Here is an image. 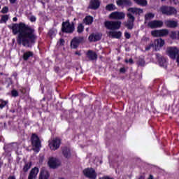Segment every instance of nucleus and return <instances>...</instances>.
<instances>
[{
	"label": "nucleus",
	"mask_w": 179,
	"mask_h": 179,
	"mask_svg": "<svg viewBox=\"0 0 179 179\" xmlns=\"http://www.w3.org/2000/svg\"><path fill=\"white\" fill-rule=\"evenodd\" d=\"M8 27L12 30L14 36L18 34L17 43L19 45H23L27 48H33V45L37 41V34L34 28L26 24L24 22L13 24L12 25H8Z\"/></svg>",
	"instance_id": "nucleus-1"
},
{
	"label": "nucleus",
	"mask_w": 179,
	"mask_h": 179,
	"mask_svg": "<svg viewBox=\"0 0 179 179\" xmlns=\"http://www.w3.org/2000/svg\"><path fill=\"white\" fill-rule=\"evenodd\" d=\"M75 31V22H70L69 20L63 22L62 24V33L72 34Z\"/></svg>",
	"instance_id": "nucleus-2"
},
{
	"label": "nucleus",
	"mask_w": 179,
	"mask_h": 179,
	"mask_svg": "<svg viewBox=\"0 0 179 179\" xmlns=\"http://www.w3.org/2000/svg\"><path fill=\"white\" fill-rule=\"evenodd\" d=\"M160 10L162 15H166V16H173V15H177V9L173 6H162L160 7Z\"/></svg>",
	"instance_id": "nucleus-3"
},
{
	"label": "nucleus",
	"mask_w": 179,
	"mask_h": 179,
	"mask_svg": "<svg viewBox=\"0 0 179 179\" xmlns=\"http://www.w3.org/2000/svg\"><path fill=\"white\" fill-rule=\"evenodd\" d=\"M104 26L108 30H118L121 27L120 21H105Z\"/></svg>",
	"instance_id": "nucleus-4"
},
{
	"label": "nucleus",
	"mask_w": 179,
	"mask_h": 179,
	"mask_svg": "<svg viewBox=\"0 0 179 179\" xmlns=\"http://www.w3.org/2000/svg\"><path fill=\"white\" fill-rule=\"evenodd\" d=\"M48 166L50 167V169H58V167H60L61 166V161L58 159V158L50 157H49L48 162Z\"/></svg>",
	"instance_id": "nucleus-5"
},
{
	"label": "nucleus",
	"mask_w": 179,
	"mask_h": 179,
	"mask_svg": "<svg viewBox=\"0 0 179 179\" xmlns=\"http://www.w3.org/2000/svg\"><path fill=\"white\" fill-rule=\"evenodd\" d=\"M128 17L127 22L124 23V27L128 29V30H132L135 23V16H134L131 13L127 14Z\"/></svg>",
	"instance_id": "nucleus-6"
},
{
	"label": "nucleus",
	"mask_w": 179,
	"mask_h": 179,
	"mask_svg": "<svg viewBox=\"0 0 179 179\" xmlns=\"http://www.w3.org/2000/svg\"><path fill=\"white\" fill-rule=\"evenodd\" d=\"M32 146L34 148V150L35 152H38L40 148H41V141H40V138L36 134H33L32 137Z\"/></svg>",
	"instance_id": "nucleus-7"
},
{
	"label": "nucleus",
	"mask_w": 179,
	"mask_h": 179,
	"mask_svg": "<svg viewBox=\"0 0 179 179\" xmlns=\"http://www.w3.org/2000/svg\"><path fill=\"white\" fill-rule=\"evenodd\" d=\"M85 41V37L83 36H78L74 37L71 41V47L73 50H76L78 47H79L80 44L83 43Z\"/></svg>",
	"instance_id": "nucleus-8"
},
{
	"label": "nucleus",
	"mask_w": 179,
	"mask_h": 179,
	"mask_svg": "<svg viewBox=\"0 0 179 179\" xmlns=\"http://www.w3.org/2000/svg\"><path fill=\"white\" fill-rule=\"evenodd\" d=\"M166 52L171 59H176V58L179 55V50L176 47L168 48Z\"/></svg>",
	"instance_id": "nucleus-9"
},
{
	"label": "nucleus",
	"mask_w": 179,
	"mask_h": 179,
	"mask_svg": "<svg viewBox=\"0 0 179 179\" xmlns=\"http://www.w3.org/2000/svg\"><path fill=\"white\" fill-rule=\"evenodd\" d=\"M61 146V140L59 138H53L49 141V148L51 150H57Z\"/></svg>",
	"instance_id": "nucleus-10"
},
{
	"label": "nucleus",
	"mask_w": 179,
	"mask_h": 179,
	"mask_svg": "<svg viewBox=\"0 0 179 179\" xmlns=\"http://www.w3.org/2000/svg\"><path fill=\"white\" fill-rule=\"evenodd\" d=\"M151 35L153 37H165L169 35V29L154 30L151 31Z\"/></svg>",
	"instance_id": "nucleus-11"
},
{
	"label": "nucleus",
	"mask_w": 179,
	"mask_h": 179,
	"mask_svg": "<svg viewBox=\"0 0 179 179\" xmlns=\"http://www.w3.org/2000/svg\"><path fill=\"white\" fill-rule=\"evenodd\" d=\"M83 174L85 177L91 179H95L97 177V174H96V171L92 168H87L83 171Z\"/></svg>",
	"instance_id": "nucleus-12"
},
{
	"label": "nucleus",
	"mask_w": 179,
	"mask_h": 179,
	"mask_svg": "<svg viewBox=\"0 0 179 179\" xmlns=\"http://www.w3.org/2000/svg\"><path fill=\"white\" fill-rule=\"evenodd\" d=\"M109 17L110 19L121 20L125 19V13L124 12L115 11L110 14Z\"/></svg>",
	"instance_id": "nucleus-13"
},
{
	"label": "nucleus",
	"mask_w": 179,
	"mask_h": 179,
	"mask_svg": "<svg viewBox=\"0 0 179 179\" xmlns=\"http://www.w3.org/2000/svg\"><path fill=\"white\" fill-rule=\"evenodd\" d=\"M148 26L150 29H159L163 27V21L157 20H152L148 23Z\"/></svg>",
	"instance_id": "nucleus-14"
},
{
	"label": "nucleus",
	"mask_w": 179,
	"mask_h": 179,
	"mask_svg": "<svg viewBox=\"0 0 179 179\" xmlns=\"http://www.w3.org/2000/svg\"><path fill=\"white\" fill-rule=\"evenodd\" d=\"M101 3L100 0H90L88 8L92 10H97L100 8Z\"/></svg>",
	"instance_id": "nucleus-15"
},
{
	"label": "nucleus",
	"mask_w": 179,
	"mask_h": 179,
	"mask_svg": "<svg viewBox=\"0 0 179 179\" xmlns=\"http://www.w3.org/2000/svg\"><path fill=\"white\" fill-rule=\"evenodd\" d=\"M88 40L90 43H96V41H100L101 40V34H91L88 37Z\"/></svg>",
	"instance_id": "nucleus-16"
},
{
	"label": "nucleus",
	"mask_w": 179,
	"mask_h": 179,
	"mask_svg": "<svg viewBox=\"0 0 179 179\" xmlns=\"http://www.w3.org/2000/svg\"><path fill=\"white\" fill-rule=\"evenodd\" d=\"M164 24L169 29H176V27L178 26V22L177 21L168 20L164 22Z\"/></svg>",
	"instance_id": "nucleus-17"
},
{
	"label": "nucleus",
	"mask_w": 179,
	"mask_h": 179,
	"mask_svg": "<svg viewBox=\"0 0 179 179\" xmlns=\"http://www.w3.org/2000/svg\"><path fill=\"white\" fill-rule=\"evenodd\" d=\"M157 59L158 61V64L162 68H166L167 66V61L164 58V57L160 56L159 54H157Z\"/></svg>",
	"instance_id": "nucleus-18"
},
{
	"label": "nucleus",
	"mask_w": 179,
	"mask_h": 179,
	"mask_svg": "<svg viewBox=\"0 0 179 179\" xmlns=\"http://www.w3.org/2000/svg\"><path fill=\"white\" fill-rule=\"evenodd\" d=\"M117 6H132V2L129 0H117Z\"/></svg>",
	"instance_id": "nucleus-19"
},
{
	"label": "nucleus",
	"mask_w": 179,
	"mask_h": 179,
	"mask_svg": "<svg viewBox=\"0 0 179 179\" xmlns=\"http://www.w3.org/2000/svg\"><path fill=\"white\" fill-rule=\"evenodd\" d=\"M39 169L37 167L32 169L29 174L28 179H36L37 174H38Z\"/></svg>",
	"instance_id": "nucleus-20"
},
{
	"label": "nucleus",
	"mask_w": 179,
	"mask_h": 179,
	"mask_svg": "<svg viewBox=\"0 0 179 179\" xmlns=\"http://www.w3.org/2000/svg\"><path fill=\"white\" fill-rule=\"evenodd\" d=\"M48 177H50V173H48V171L43 168L41 170L38 179H48Z\"/></svg>",
	"instance_id": "nucleus-21"
},
{
	"label": "nucleus",
	"mask_w": 179,
	"mask_h": 179,
	"mask_svg": "<svg viewBox=\"0 0 179 179\" xmlns=\"http://www.w3.org/2000/svg\"><path fill=\"white\" fill-rule=\"evenodd\" d=\"M34 57V52L32 51H27L22 55V59L24 61H29V58Z\"/></svg>",
	"instance_id": "nucleus-22"
},
{
	"label": "nucleus",
	"mask_w": 179,
	"mask_h": 179,
	"mask_svg": "<svg viewBox=\"0 0 179 179\" xmlns=\"http://www.w3.org/2000/svg\"><path fill=\"white\" fill-rule=\"evenodd\" d=\"M1 83L2 84L3 87H6V89H9V87H12V80L10 79L5 78V80L3 82V80H1Z\"/></svg>",
	"instance_id": "nucleus-23"
},
{
	"label": "nucleus",
	"mask_w": 179,
	"mask_h": 179,
	"mask_svg": "<svg viewBox=\"0 0 179 179\" xmlns=\"http://www.w3.org/2000/svg\"><path fill=\"white\" fill-rule=\"evenodd\" d=\"M109 36L112 37V38H121L122 36V32L120 31H109Z\"/></svg>",
	"instance_id": "nucleus-24"
},
{
	"label": "nucleus",
	"mask_w": 179,
	"mask_h": 179,
	"mask_svg": "<svg viewBox=\"0 0 179 179\" xmlns=\"http://www.w3.org/2000/svg\"><path fill=\"white\" fill-rule=\"evenodd\" d=\"M87 57L90 59V61H94L97 59V54L93 50H88L87 52Z\"/></svg>",
	"instance_id": "nucleus-25"
},
{
	"label": "nucleus",
	"mask_w": 179,
	"mask_h": 179,
	"mask_svg": "<svg viewBox=\"0 0 179 179\" xmlns=\"http://www.w3.org/2000/svg\"><path fill=\"white\" fill-rule=\"evenodd\" d=\"M127 10L128 12H131V13L136 15H141L143 13V10L138 8H129Z\"/></svg>",
	"instance_id": "nucleus-26"
},
{
	"label": "nucleus",
	"mask_w": 179,
	"mask_h": 179,
	"mask_svg": "<svg viewBox=\"0 0 179 179\" xmlns=\"http://www.w3.org/2000/svg\"><path fill=\"white\" fill-rule=\"evenodd\" d=\"M83 22H84L85 24L89 26V25L92 24V23H93V17H92L90 15H87L84 18Z\"/></svg>",
	"instance_id": "nucleus-27"
},
{
	"label": "nucleus",
	"mask_w": 179,
	"mask_h": 179,
	"mask_svg": "<svg viewBox=\"0 0 179 179\" xmlns=\"http://www.w3.org/2000/svg\"><path fill=\"white\" fill-rule=\"evenodd\" d=\"M62 153L64 157L68 159L71 156V149L65 147L62 149Z\"/></svg>",
	"instance_id": "nucleus-28"
},
{
	"label": "nucleus",
	"mask_w": 179,
	"mask_h": 179,
	"mask_svg": "<svg viewBox=\"0 0 179 179\" xmlns=\"http://www.w3.org/2000/svg\"><path fill=\"white\" fill-rule=\"evenodd\" d=\"M135 3L140 5L141 6H146L148 5V1L146 0H133Z\"/></svg>",
	"instance_id": "nucleus-29"
},
{
	"label": "nucleus",
	"mask_w": 179,
	"mask_h": 179,
	"mask_svg": "<svg viewBox=\"0 0 179 179\" xmlns=\"http://www.w3.org/2000/svg\"><path fill=\"white\" fill-rule=\"evenodd\" d=\"M115 5H114L113 3H110V4H108L106 6V10H108V12H111L113 10H115Z\"/></svg>",
	"instance_id": "nucleus-30"
},
{
	"label": "nucleus",
	"mask_w": 179,
	"mask_h": 179,
	"mask_svg": "<svg viewBox=\"0 0 179 179\" xmlns=\"http://www.w3.org/2000/svg\"><path fill=\"white\" fill-rule=\"evenodd\" d=\"M84 31H85V26H83V24L82 23L78 24L77 27V33H78V34H81V33Z\"/></svg>",
	"instance_id": "nucleus-31"
},
{
	"label": "nucleus",
	"mask_w": 179,
	"mask_h": 179,
	"mask_svg": "<svg viewBox=\"0 0 179 179\" xmlns=\"http://www.w3.org/2000/svg\"><path fill=\"white\" fill-rule=\"evenodd\" d=\"M156 41L157 45L160 48L163 47V45H164L165 44L164 40H163L162 38L157 39Z\"/></svg>",
	"instance_id": "nucleus-32"
},
{
	"label": "nucleus",
	"mask_w": 179,
	"mask_h": 179,
	"mask_svg": "<svg viewBox=\"0 0 179 179\" xmlns=\"http://www.w3.org/2000/svg\"><path fill=\"white\" fill-rule=\"evenodd\" d=\"M9 20V16L8 15H2L0 23H6Z\"/></svg>",
	"instance_id": "nucleus-33"
},
{
	"label": "nucleus",
	"mask_w": 179,
	"mask_h": 179,
	"mask_svg": "<svg viewBox=\"0 0 179 179\" xmlns=\"http://www.w3.org/2000/svg\"><path fill=\"white\" fill-rule=\"evenodd\" d=\"M153 17H155V14H153L152 13H147L145 15V20H149L150 19H153Z\"/></svg>",
	"instance_id": "nucleus-34"
},
{
	"label": "nucleus",
	"mask_w": 179,
	"mask_h": 179,
	"mask_svg": "<svg viewBox=\"0 0 179 179\" xmlns=\"http://www.w3.org/2000/svg\"><path fill=\"white\" fill-rule=\"evenodd\" d=\"M30 167H31V163L29 162L26 164L23 168L24 171H29Z\"/></svg>",
	"instance_id": "nucleus-35"
},
{
	"label": "nucleus",
	"mask_w": 179,
	"mask_h": 179,
	"mask_svg": "<svg viewBox=\"0 0 179 179\" xmlns=\"http://www.w3.org/2000/svg\"><path fill=\"white\" fill-rule=\"evenodd\" d=\"M169 37L172 38V40H176V38H177V33H176V31H171L169 34Z\"/></svg>",
	"instance_id": "nucleus-36"
},
{
	"label": "nucleus",
	"mask_w": 179,
	"mask_h": 179,
	"mask_svg": "<svg viewBox=\"0 0 179 179\" xmlns=\"http://www.w3.org/2000/svg\"><path fill=\"white\" fill-rule=\"evenodd\" d=\"M48 36L50 37V38H52V37H55V31L54 29L49 30Z\"/></svg>",
	"instance_id": "nucleus-37"
},
{
	"label": "nucleus",
	"mask_w": 179,
	"mask_h": 179,
	"mask_svg": "<svg viewBox=\"0 0 179 179\" xmlns=\"http://www.w3.org/2000/svg\"><path fill=\"white\" fill-rule=\"evenodd\" d=\"M7 103H8V101H3L2 99H0V108H3V107L6 106Z\"/></svg>",
	"instance_id": "nucleus-38"
},
{
	"label": "nucleus",
	"mask_w": 179,
	"mask_h": 179,
	"mask_svg": "<svg viewBox=\"0 0 179 179\" xmlns=\"http://www.w3.org/2000/svg\"><path fill=\"white\" fill-rule=\"evenodd\" d=\"M145 64H146V62H145V59H141L138 61V65H140V66H145Z\"/></svg>",
	"instance_id": "nucleus-39"
},
{
	"label": "nucleus",
	"mask_w": 179,
	"mask_h": 179,
	"mask_svg": "<svg viewBox=\"0 0 179 179\" xmlns=\"http://www.w3.org/2000/svg\"><path fill=\"white\" fill-rule=\"evenodd\" d=\"M9 12V8L8 6H4L1 10V13H8Z\"/></svg>",
	"instance_id": "nucleus-40"
},
{
	"label": "nucleus",
	"mask_w": 179,
	"mask_h": 179,
	"mask_svg": "<svg viewBox=\"0 0 179 179\" xmlns=\"http://www.w3.org/2000/svg\"><path fill=\"white\" fill-rule=\"evenodd\" d=\"M153 47H155V44L152 43L149 45L145 47V51H150V48H152Z\"/></svg>",
	"instance_id": "nucleus-41"
},
{
	"label": "nucleus",
	"mask_w": 179,
	"mask_h": 179,
	"mask_svg": "<svg viewBox=\"0 0 179 179\" xmlns=\"http://www.w3.org/2000/svg\"><path fill=\"white\" fill-rule=\"evenodd\" d=\"M11 94H12L13 97H17V96H19V92H17V91H16V90H13L11 92Z\"/></svg>",
	"instance_id": "nucleus-42"
},
{
	"label": "nucleus",
	"mask_w": 179,
	"mask_h": 179,
	"mask_svg": "<svg viewBox=\"0 0 179 179\" xmlns=\"http://www.w3.org/2000/svg\"><path fill=\"white\" fill-rule=\"evenodd\" d=\"M124 37L125 38H127V40H129V38H131V34L128 33V32H124Z\"/></svg>",
	"instance_id": "nucleus-43"
},
{
	"label": "nucleus",
	"mask_w": 179,
	"mask_h": 179,
	"mask_svg": "<svg viewBox=\"0 0 179 179\" xmlns=\"http://www.w3.org/2000/svg\"><path fill=\"white\" fill-rule=\"evenodd\" d=\"M36 18L34 15L31 16L30 22H36Z\"/></svg>",
	"instance_id": "nucleus-44"
},
{
	"label": "nucleus",
	"mask_w": 179,
	"mask_h": 179,
	"mask_svg": "<svg viewBox=\"0 0 179 179\" xmlns=\"http://www.w3.org/2000/svg\"><path fill=\"white\" fill-rule=\"evenodd\" d=\"M64 43H65V40H64L62 38L59 39V44H60V45H64Z\"/></svg>",
	"instance_id": "nucleus-45"
},
{
	"label": "nucleus",
	"mask_w": 179,
	"mask_h": 179,
	"mask_svg": "<svg viewBox=\"0 0 179 179\" xmlns=\"http://www.w3.org/2000/svg\"><path fill=\"white\" fill-rule=\"evenodd\" d=\"M120 73H125V67H122L120 69Z\"/></svg>",
	"instance_id": "nucleus-46"
},
{
	"label": "nucleus",
	"mask_w": 179,
	"mask_h": 179,
	"mask_svg": "<svg viewBox=\"0 0 179 179\" xmlns=\"http://www.w3.org/2000/svg\"><path fill=\"white\" fill-rule=\"evenodd\" d=\"M126 62H129V64H134V59L132 58L129 59L128 60H126Z\"/></svg>",
	"instance_id": "nucleus-47"
},
{
	"label": "nucleus",
	"mask_w": 179,
	"mask_h": 179,
	"mask_svg": "<svg viewBox=\"0 0 179 179\" xmlns=\"http://www.w3.org/2000/svg\"><path fill=\"white\" fill-rule=\"evenodd\" d=\"M55 72H56V73H58V72H59V67L55 66Z\"/></svg>",
	"instance_id": "nucleus-48"
},
{
	"label": "nucleus",
	"mask_w": 179,
	"mask_h": 179,
	"mask_svg": "<svg viewBox=\"0 0 179 179\" xmlns=\"http://www.w3.org/2000/svg\"><path fill=\"white\" fill-rule=\"evenodd\" d=\"M99 179H113V178L110 177H102V178H100Z\"/></svg>",
	"instance_id": "nucleus-49"
},
{
	"label": "nucleus",
	"mask_w": 179,
	"mask_h": 179,
	"mask_svg": "<svg viewBox=\"0 0 179 179\" xmlns=\"http://www.w3.org/2000/svg\"><path fill=\"white\" fill-rule=\"evenodd\" d=\"M13 22H17V17H14L13 18Z\"/></svg>",
	"instance_id": "nucleus-50"
},
{
	"label": "nucleus",
	"mask_w": 179,
	"mask_h": 179,
	"mask_svg": "<svg viewBox=\"0 0 179 179\" xmlns=\"http://www.w3.org/2000/svg\"><path fill=\"white\" fill-rule=\"evenodd\" d=\"M10 2L11 3H16V0H10Z\"/></svg>",
	"instance_id": "nucleus-51"
},
{
	"label": "nucleus",
	"mask_w": 179,
	"mask_h": 179,
	"mask_svg": "<svg viewBox=\"0 0 179 179\" xmlns=\"http://www.w3.org/2000/svg\"><path fill=\"white\" fill-rule=\"evenodd\" d=\"M138 179H145V176H141Z\"/></svg>",
	"instance_id": "nucleus-52"
},
{
	"label": "nucleus",
	"mask_w": 179,
	"mask_h": 179,
	"mask_svg": "<svg viewBox=\"0 0 179 179\" xmlns=\"http://www.w3.org/2000/svg\"><path fill=\"white\" fill-rule=\"evenodd\" d=\"M75 54H76V55H80V52H78V51H76V52H75Z\"/></svg>",
	"instance_id": "nucleus-53"
},
{
	"label": "nucleus",
	"mask_w": 179,
	"mask_h": 179,
	"mask_svg": "<svg viewBox=\"0 0 179 179\" xmlns=\"http://www.w3.org/2000/svg\"><path fill=\"white\" fill-rule=\"evenodd\" d=\"M148 179H155L152 175H150Z\"/></svg>",
	"instance_id": "nucleus-54"
},
{
	"label": "nucleus",
	"mask_w": 179,
	"mask_h": 179,
	"mask_svg": "<svg viewBox=\"0 0 179 179\" xmlns=\"http://www.w3.org/2000/svg\"><path fill=\"white\" fill-rule=\"evenodd\" d=\"M0 75L2 76H6V74L3 73H0Z\"/></svg>",
	"instance_id": "nucleus-55"
},
{
	"label": "nucleus",
	"mask_w": 179,
	"mask_h": 179,
	"mask_svg": "<svg viewBox=\"0 0 179 179\" xmlns=\"http://www.w3.org/2000/svg\"><path fill=\"white\" fill-rule=\"evenodd\" d=\"M178 38L179 40V31L178 32Z\"/></svg>",
	"instance_id": "nucleus-56"
},
{
	"label": "nucleus",
	"mask_w": 179,
	"mask_h": 179,
	"mask_svg": "<svg viewBox=\"0 0 179 179\" xmlns=\"http://www.w3.org/2000/svg\"><path fill=\"white\" fill-rule=\"evenodd\" d=\"M0 9H1V6H0Z\"/></svg>",
	"instance_id": "nucleus-57"
}]
</instances>
